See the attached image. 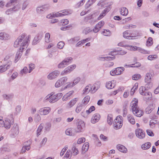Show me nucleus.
<instances>
[{
	"mask_svg": "<svg viewBox=\"0 0 159 159\" xmlns=\"http://www.w3.org/2000/svg\"><path fill=\"white\" fill-rule=\"evenodd\" d=\"M29 38V36H27L25 34H22L15 41L14 47L16 48L20 46V50H24L27 47Z\"/></svg>",
	"mask_w": 159,
	"mask_h": 159,
	"instance_id": "f257e3e1",
	"label": "nucleus"
},
{
	"mask_svg": "<svg viewBox=\"0 0 159 159\" xmlns=\"http://www.w3.org/2000/svg\"><path fill=\"white\" fill-rule=\"evenodd\" d=\"M62 95L61 93H59L55 95L48 94L44 98V100L45 102L48 101L50 103H54L60 99Z\"/></svg>",
	"mask_w": 159,
	"mask_h": 159,
	"instance_id": "f03ea898",
	"label": "nucleus"
},
{
	"mask_svg": "<svg viewBox=\"0 0 159 159\" xmlns=\"http://www.w3.org/2000/svg\"><path fill=\"white\" fill-rule=\"evenodd\" d=\"M122 116H117L114 120L113 122V126L115 129H119L122 125Z\"/></svg>",
	"mask_w": 159,
	"mask_h": 159,
	"instance_id": "7ed1b4c3",
	"label": "nucleus"
},
{
	"mask_svg": "<svg viewBox=\"0 0 159 159\" xmlns=\"http://www.w3.org/2000/svg\"><path fill=\"white\" fill-rule=\"evenodd\" d=\"M2 118L0 117V127H4L7 129H9L11 125V120L9 119H6L4 121Z\"/></svg>",
	"mask_w": 159,
	"mask_h": 159,
	"instance_id": "20e7f679",
	"label": "nucleus"
},
{
	"mask_svg": "<svg viewBox=\"0 0 159 159\" xmlns=\"http://www.w3.org/2000/svg\"><path fill=\"white\" fill-rule=\"evenodd\" d=\"M85 128V124L84 122L82 121H79L77 125V129H75L76 133H80L82 132Z\"/></svg>",
	"mask_w": 159,
	"mask_h": 159,
	"instance_id": "39448f33",
	"label": "nucleus"
},
{
	"mask_svg": "<svg viewBox=\"0 0 159 159\" xmlns=\"http://www.w3.org/2000/svg\"><path fill=\"white\" fill-rule=\"evenodd\" d=\"M68 78L66 77H63L57 80L55 85V87L58 88L65 84L67 81Z\"/></svg>",
	"mask_w": 159,
	"mask_h": 159,
	"instance_id": "423d86ee",
	"label": "nucleus"
},
{
	"mask_svg": "<svg viewBox=\"0 0 159 159\" xmlns=\"http://www.w3.org/2000/svg\"><path fill=\"white\" fill-rule=\"evenodd\" d=\"M76 67V65H73L69 66L61 72V75H67L68 73H70Z\"/></svg>",
	"mask_w": 159,
	"mask_h": 159,
	"instance_id": "0eeeda50",
	"label": "nucleus"
},
{
	"mask_svg": "<svg viewBox=\"0 0 159 159\" xmlns=\"http://www.w3.org/2000/svg\"><path fill=\"white\" fill-rule=\"evenodd\" d=\"M51 109L49 107H47L39 109L38 112L41 115H48L51 111Z\"/></svg>",
	"mask_w": 159,
	"mask_h": 159,
	"instance_id": "6e6552de",
	"label": "nucleus"
},
{
	"mask_svg": "<svg viewBox=\"0 0 159 159\" xmlns=\"http://www.w3.org/2000/svg\"><path fill=\"white\" fill-rule=\"evenodd\" d=\"M138 100L137 99L134 98L130 103V106L132 112L135 111V110L139 108L138 106Z\"/></svg>",
	"mask_w": 159,
	"mask_h": 159,
	"instance_id": "1a4fd4ad",
	"label": "nucleus"
},
{
	"mask_svg": "<svg viewBox=\"0 0 159 159\" xmlns=\"http://www.w3.org/2000/svg\"><path fill=\"white\" fill-rule=\"evenodd\" d=\"M71 57L67 58L64 59L62 62L58 65V67L59 68H63L69 64V62L72 60Z\"/></svg>",
	"mask_w": 159,
	"mask_h": 159,
	"instance_id": "9d476101",
	"label": "nucleus"
},
{
	"mask_svg": "<svg viewBox=\"0 0 159 159\" xmlns=\"http://www.w3.org/2000/svg\"><path fill=\"white\" fill-rule=\"evenodd\" d=\"M135 134L137 137L140 139H143L145 136V134L143 131L139 128L136 129Z\"/></svg>",
	"mask_w": 159,
	"mask_h": 159,
	"instance_id": "9b49d317",
	"label": "nucleus"
},
{
	"mask_svg": "<svg viewBox=\"0 0 159 159\" xmlns=\"http://www.w3.org/2000/svg\"><path fill=\"white\" fill-rule=\"evenodd\" d=\"M59 72L57 70L53 71L50 73L48 76V78L50 80L55 79L59 75Z\"/></svg>",
	"mask_w": 159,
	"mask_h": 159,
	"instance_id": "f8f14e48",
	"label": "nucleus"
},
{
	"mask_svg": "<svg viewBox=\"0 0 159 159\" xmlns=\"http://www.w3.org/2000/svg\"><path fill=\"white\" fill-rule=\"evenodd\" d=\"M49 5H45L42 7H38L36 9L37 12L39 13H41L49 9Z\"/></svg>",
	"mask_w": 159,
	"mask_h": 159,
	"instance_id": "ddd939ff",
	"label": "nucleus"
},
{
	"mask_svg": "<svg viewBox=\"0 0 159 159\" xmlns=\"http://www.w3.org/2000/svg\"><path fill=\"white\" fill-rule=\"evenodd\" d=\"M104 24V22L103 21H101L97 24L93 29V31L94 32L96 33L98 32L100 29L103 26Z\"/></svg>",
	"mask_w": 159,
	"mask_h": 159,
	"instance_id": "4468645a",
	"label": "nucleus"
},
{
	"mask_svg": "<svg viewBox=\"0 0 159 159\" xmlns=\"http://www.w3.org/2000/svg\"><path fill=\"white\" fill-rule=\"evenodd\" d=\"M11 64V62L10 61L8 62V64L0 66V73H2L5 72L7 69H9Z\"/></svg>",
	"mask_w": 159,
	"mask_h": 159,
	"instance_id": "2eb2a0df",
	"label": "nucleus"
},
{
	"mask_svg": "<svg viewBox=\"0 0 159 159\" xmlns=\"http://www.w3.org/2000/svg\"><path fill=\"white\" fill-rule=\"evenodd\" d=\"M68 12L66 10L61 11L60 12H57L53 14V16L55 17H61L66 16L68 14Z\"/></svg>",
	"mask_w": 159,
	"mask_h": 159,
	"instance_id": "dca6fc26",
	"label": "nucleus"
},
{
	"mask_svg": "<svg viewBox=\"0 0 159 159\" xmlns=\"http://www.w3.org/2000/svg\"><path fill=\"white\" fill-rule=\"evenodd\" d=\"M65 133L67 135L72 136L75 135L76 134L75 129L72 128H69L66 129Z\"/></svg>",
	"mask_w": 159,
	"mask_h": 159,
	"instance_id": "f3484780",
	"label": "nucleus"
},
{
	"mask_svg": "<svg viewBox=\"0 0 159 159\" xmlns=\"http://www.w3.org/2000/svg\"><path fill=\"white\" fill-rule=\"evenodd\" d=\"M111 9V7H107L105 8L104 10L101 13L99 16L98 17V20H100L104 16L106 15V14L110 11Z\"/></svg>",
	"mask_w": 159,
	"mask_h": 159,
	"instance_id": "a211bd4d",
	"label": "nucleus"
},
{
	"mask_svg": "<svg viewBox=\"0 0 159 159\" xmlns=\"http://www.w3.org/2000/svg\"><path fill=\"white\" fill-rule=\"evenodd\" d=\"M11 131L14 135H17L19 133V126L16 124H15L11 129Z\"/></svg>",
	"mask_w": 159,
	"mask_h": 159,
	"instance_id": "6ab92c4d",
	"label": "nucleus"
},
{
	"mask_svg": "<svg viewBox=\"0 0 159 159\" xmlns=\"http://www.w3.org/2000/svg\"><path fill=\"white\" fill-rule=\"evenodd\" d=\"M100 118V115L98 113H95L93 116L91 120V122L92 123H95L98 122Z\"/></svg>",
	"mask_w": 159,
	"mask_h": 159,
	"instance_id": "aec40b11",
	"label": "nucleus"
},
{
	"mask_svg": "<svg viewBox=\"0 0 159 159\" xmlns=\"http://www.w3.org/2000/svg\"><path fill=\"white\" fill-rule=\"evenodd\" d=\"M77 101L78 99L77 98L71 99L67 104V107L68 108L72 107L75 104Z\"/></svg>",
	"mask_w": 159,
	"mask_h": 159,
	"instance_id": "412c9836",
	"label": "nucleus"
},
{
	"mask_svg": "<svg viewBox=\"0 0 159 159\" xmlns=\"http://www.w3.org/2000/svg\"><path fill=\"white\" fill-rule=\"evenodd\" d=\"M133 48H134L133 50L135 49L136 50H138L141 53L144 54H149L150 53L149 51L144 50L140 47L135 46H133Z\"/></svg>",
	"mask_w": 159,
	"mask_h": 159,
	"instance_id": "4be33fe9",
	"label": "nucleus"
},
{
	"mask_svg": "<svg viewBox=\"0 0 159 159\" xmlns=\"http://www.w3.org/2000/svg\"><path fill=\"white\" fill-rule=\"evenodd\" d=\"M117 148L120 152L125 153L127 151V149L123 145L121 144H118L116 146Z\"/></svg>",
	"mask_w": 159,
	"mask_h": 159,
	"instance_id": "5701e85b",
	"label": "nucleus"
},
{
	"mask_svg": "<svg viewBox=\"0 0 159 159\" xmlns=\"http://www.w3.org/2000/svg\"><path fill=\"white\" fill-rule=\"evenodd\" d=\"M74 93V91L73 90H71L69 92L63 96L62 98V100L64 101L67 100Z\"/></svg>",
	"mask_w": 159,
	"mask_h": 159,
	"instance_id": "b1692460",
	"label": "nucleus"
},
{
	"mask_svg": "<svg viewBox=\"0 0 159 159\" xmlns=\"http://www.w3.org/2000/svg\"><path fill=\"white\" fill-rule=\"evenodd\" d=\"M143 95L144 96L143 99L145 101L151 100L152 97V93L149 92H147Z\"/></svg>",
	"mask_w": 159,
	"mask_h": 159,
	"instance_id": "393cba45",
	"label": "nucleus"
},
{
	"mask_svg": "<svg viewBox=\"0 0 159 159\" xmlns=\"http://www.w3.org/2000/svg\"><path fill=\"white\" fill-rule=\"evenodd\" d=\"M133 114L136 116L140 117L143 115V111L140 110L139 108L136 109L135 111L133 112Z\"/></svg>",
	"mask_w": 159,
	"mask_h": 159,
	"instance_id": "a878e982",
	"label": "nucleus"
},
{
	"mask_svg": "<svg viewBox=\"0 0 159 159\" xmlns=\"http://www.w3.org/2000/svg\"><path fill=\"white\" fill-rule=\"evenodd\" d=\"M23 50L21 49L20 50V49L19 51L17 52L14 61L15 63L20 58Z\"/></svg>",
	"mask_w": 159,
	"mask_h": 159,
	"instance_id": "bb28decb",
	"label": "nucleus"
},
{
	"mask_svg": "<svg viewBox=\"0 0 159 159\" xmlns=\"http://www.w3.org/2000/svg\"><path fill=\"white\" fill-rule=\"evenodd\" d=\"M27 143L29 142V144L28 145H25L22 148V149L21 150V152L22 153H24L26 150H29L30 148V142L27 141Z\"/></svg>",
	"mask_w": 159,
	"mask_h": 159,
	"instance_id": "cd10ccee",
	"label": "nucleus"
},
{
	"mask_svg": "<svg viewBox=\"0 0 159 159\" xmlns=\"http://www.w3.org/2000/svg\"><path fill=\"white\" fill-rule=\"evenodd\" d=\"M131 35L132 34L129 33L128 30L126 31L123 33L124 37L128 39H132L133 36H132Z\"/></svg>",
	"mask_w": 159,
	"mask_h": 159,
	"instance_id": "c85d7f7f",
	"label": "nucleus"
},
{
	"mask_svg": "<svg viewBox=\"0 0 159 159\" xmlns=\"http://www.w3.org/2000/svg\"><path fill=\"white\" fill-rule=\"evenodd\" d=\"M92 86L91 84H89L83 90V93L87 94L89 93L92 89Z\"/></svg>",
	"mask_w": 159,
	"mask_h": 159,
	"instance_id": "c756f323",
	"label": "nucleus"
},
{
	"mask_svg": "<svg viewBox=\"0 0 159 159\" xmlns=\"http://www.w3.org/2000/svg\"><path fill=\"white\" fill-rule=\"evenodd\" d=\"M151 145V143L148 142L143 144L141 146V148L143 150H146L148 149L150 147Z\"/></svg>",
	"mask_w": 159,
	"mask_h": 159,
	"instance_id": "7c9ffc66",
	"label": "nucleus"
},
{
	"mask_svg": "<svg viewBox=\"0 0 159 159\" xmlns=\"http://www.w3.org/2000/svg\"><path fill=\"white\" fill-rule=\"evenodd\" d=\"M115 86V84L113 80L108 82L106 84V87L108 89H112L114 88Z\"/></svg>",
	"mask_w": 159,
	"mask_h": 159,
	"instance_id": "2f4dec72",
	"label": "nucleus"
},
{
	"mask_svg": "<svg viewBox=\"0 0 159 159\" xmlns=\"http://www.w3.org/2000/svg\"><path fill=\"white\" fill-rule=\"evenodd\" d=\"M120 14L123 16H126L128 13V9L125 7H123L120 9Z\"/></svg>",
	"mask_w": 159,
	"mask_h": 159,
	"instance_id": "473e14b6",
	"label": "nucleus"
},
{
	"mask_svg": "<svg viewBox=\"0 0 159 159\" xmlns=\"http://www.w3.org/2000/svg\"><path fill=\"white\" fill-rule=\"evenodd\" d=\"M127 119L129 122L132 125H134L135 123V119L133 116L130 115L127 116Z\"/></svg>",
	"mask_w": 159,
	"mask_h": 159,
	"instance_id": "72a5a7b5",
	"label": "nucleus"
},
{
	"mask_svg": "<svg viewBox=\"0 0 159 159\" xmlns=\"http://www.w3.org/2000/svg\"><path fill=\"white\" fill-rule=\"evenodd\" d=\"M9 37V35L4 32H1L0 33V39L1 40H6Z\"/></svg>",
	"mask_w": 159,
	"mask_h": 159,
	"instance_id": "f704fd0d",
	"label": "nucleus"
},
{
	"mask_svg": "<svg viewBox=\"0 0 159 159\" xmlns=\"http://www.w3.org/2000/svg\"><path fill=\"white\" fill-rule=\"evenodd\" d=\"M115 52H113L112 53H111L109 55H111L112 56H113V57H99V58H102L103 59V61L106 60L107 61H108L109 60H112L115 58L114 56V55H116V54L114 53H115Z\"/></svg>",
	"mask_w": 159,
	"mask_h": 159,
	"instance_id": "c9c22d12",
	"label": "nucleus"
},
{
	"mask_svg": "<svg viewBox=\"0 0 159 159\" xmlns=\"http://www.w3.org/2000/svg\"><path fill=\"white\" fill-rule=\"evenodd\" d=\"M115 69L116 72V75H118L121 74L122 72L124 70L125 68L124 67H117Z\"/></svg>",
	"mask_w": 159,
	"mask_h": 159,
	"instance_id": "e433bc0d",
	"label": "nucleus"
},
{
	"mask_svg": "<svg viewBox=\"0 0 159 159\" xmlns=\"http://www.w3.org/2000/svg\"><path fill=\"white\" fill-rule=\"evenodd\" d=\"M78 149L74 145L71 149V154L74 156H76L78 154Z\"/></svg>",
	"mask_w": 159,
	"mask_h": 159,
	"instance_id": "4c0bfd02",
	"label": "nucleus"
},
{
	"mask_svg": "<svg viewBox=\"0 0 159 159\" xmlns=\"http://www.w3.org/2000/svg\"><path fill=\"white\" fill-rule=\"evenodd\" d=\"M21 110V106L19 105H18L15 108L14 112V114L15 115H17L19 114Z\"/></svg>",
	"mask_w": 159,
	"mask_h": 159,
	"instance_id": "58836bf2",
	"label": "nucleus"
},
{
	"mask_svg": "<svg viewBox=\"0 0 159 159\" xmlns=\"http://www.w3.org/2000/svg\"><path fill=\"white\" fill-rule=\"evenodd\" d=\"M107 122L108 124L111 125L113 123L112 116L111 114H109L107 117Z\"/></svg>",
	"mask_w": 159,
	"mask_h": 159,
	"instance_id": "ea45409f",
	"label": "nucleus"
},
{
	"mask_svg": "<svg viewBox=\"0 0 159 159\" xmlns=\"http://www.w3.org/2000/svg\"><path fill=\"white\" fill-rule=\"evenodd\" d=\"M42 37V35L41 34H39L34 38L33 41V43H35L40 40Z\"/></svg>",
	"mask_w": 159,
	"mask_h": 159,
	"instance_id": "a19ab883",
	"label": "nucleus"
},
{
	"mask_svg": "<svg viewBox=\"0 0 159 159\" xmlns=\"http://www.w3.org/2000/svg\"><path fill=\"white\" fill-rule=\"evenodd\" d=\"M80 39L79 37H76L70 39L69 41L71 43L74 44L79 41Z\"/></svg>",
	"mask_w": 159,
	"mask_h": 159,
	"instance_id": "79ce46f5",
	"label": "nucleus"
},
{
	"mask_svg": "<svg viewBox=\"0 0 159 159\" xmlns=\"http://www.w3.org/2000/svg\"><path fill=\"white\" fill-rule=\"evenodd\" d=\"M83 106L82 104L81 103L78 104L75 109L76 112L77 113H79L80 112L82 109Z\"/></svg>",
	"mask_w": 159,
	"mask_h": 159,
	"instance_id": "37998d69",
	"label": "nucleus"
},
{
	"mask_svg": "<svg viewBox=\"0 0 159 159\" xmlns=\"http://www.w3.org/2000/svg\"><path fill=\"white\" fill-rule=\"evenodd\" d=\"M90 99V97L89 96H87L83 99L82 102L84 105H86L89 102Z\"/></svg>",
	"mask_w": 159,
	"mask_h": 159,
	"instance_id": "c03bdc74",
	"label": "nucleus"
},
{
	"mask_svg": "<svg viewBox=\"0 0 159 159\" xmlns=\"http://www.w3.org/2000/svg\"><path fill=\"white\" fill-rule=\"evenodd\" d=\"M139 92L141 95H143L147 92L146 87L144 86H141L139 89Z\"/></svg>",
	"mask_w": 159,
	"mask_h": 159,
	"instance_id": "a18cd8bd",
	"label": "nucleus"
},
{
	"mask_svg": "<svg viewBox=\"0 0 159 159\" xmlns=\"http://www.w3.org/2000/svg\"><path fill=\"white\" fill-rule=\"evenodd\" d=\"M28 69L25 66L24 67L23 69L21 70L20 73V74L22 75L24 74H26L28 73Z\"/></svg>",
	"mask_w": 159,
	"mask_h": 159,
	"instance_id": "49530a36",
	"label": "nucleus"
},
{
	"mask_svg": "<svg viewBox=\"0 0 159 159\" xmlns=\"http://www.w3.org/2000/svg\"><path fill=\"white\" fill-rule=\"evenodd\" d=\"M17 0H11L9 2L7 3L6 7H8L11 6L12 5H13L16 3Z\"/></svg>",
	"mask_w": 159,
	"mask_h": 159,
	"instance_id": "de8ad7c7",
	"label": "nucleus"
},
{
	"mask_svg": "<svg viewBox=\"0 0 159 159\" xmlns=\"http://www.w3.org/2000/svg\"><path fill=\"white\" fill-rule=\"evenodd\" d=\"M89 143H85L82 146V150L84 151H87L89 149Z\"/></svg>",
	"mask_w": 159,
	"mask_h": 159,
	"instance_id": "09e8293b",
	"label": "nucleus"
},
{
	"mask_svg": "<svg viewBox=\"0 0 159 159\" xmlns=\"http://www.w3.org/2000/svg\"><path fill=\"white\" fill-rule=\"evenodd\" d=\"M146 83H147V84L145 85L146 88L148 89H150L152 88L153 84V83L152 82H150V81L147 82Z\"/></svg>",
	"mask_w": 159,
	"mask_h": 159,
	"instance_id": "8fccbe9b",
	"label": "nucleus"
},
{
	"mask_svg": "<svg viewBox=\"0 0 159 159\" xmlns=\"http://www.w3.org/2000/svg\"><path fill=\"white\" fill-rule=\"evenodd\" d=\"M157 123L156 120H152L150 121V127L153 128L155 127V125Z\"/></svg>",
	"mask_w": 159,
	"mask_h": 159,
	"instance_id": "3c124183",
	"label": "nucleus"
},
{
	"mask_svg": "<svg viewBox=\"0 0 159 159\" xmlns=\"http://www.w3.org/2000/svg\"><path fill=\"white\" fill-rule=\"evenodd\" d=\"M50 34L48 33H47L45 34V42L48 43L50 41Z\"/></svg>",
	"mask_w": 159,
	"mask_h": 159,
	"instance_id": "603ef678",
	"label": "nucleus"
},
{
	"mask_svg": "<svg viewBox=\"0 0 159 159\" xmlns=\"http://www.w3.org/2000/svg\"><path fill=\"white\" fill-rule=\"evenodd\" d=\"M95 110V107L93 106H92L89 108L88 110H86V112L88 115L93 111H94Z\"/></svg>",
	"mask_w": 159,
	"mask_h": 159,
	"instance_id": "864d4df0",
	"label": "nucleus"
},
{
	"mask_svg": "<svg viewBox=\"0 0 159 159\" xmlns=\"http://www.w3.org/2000/svg\"><path fill=\"white\" fill-rule=\"evenodd\" d=\"M41 120V118L40 116L38 114H35L34 119L36 123H38L39 121Z\"/></svg>",
	"mask_w": 159,
	"mask_h": 159,
	"instance_id": "5fc2aeb1",
	"label": "nucleus"
},
{
	"mask_svg": "<svg viewBox=\"0 0 159 159\" xmlns=\"http://www.w3.org/2000/svg\"><path fill=\"white\" fill-rule=\"evenodd\" d=\"M64 45L63 42L60 41L57 44V47L59 49H61L63 48Z\"/></svg>",
	"mask_w": 159,
	"mask_h": 159,
	"instance_id": "6e6d98bb",
	"label": "nucleus"
},
{
	"mask_svg": "<svg viewBox=\"0 0 159 159\" xmlns=\"http://www.w3.org/2000/svg\"><path fill=\"white\" fill-rule=\"evenodd\" d=\"M153 41L152 38L151 37L149 38L147 41V46H151L153 44Z\"/></svg>",
	"mask_w": 159,
	"mask_h": 159,
	"instance_id": "4d7b16f0",
	"label": "nucleus"
},
{
	"mask_svg": "<svg viewBox=\"0 0 159 159\" xmlns=\"http://www.w3.org/2000/svg\"><path fill=\"white\" fill-rule=\"evenodd\" d=\"M151 79V77L150 73H147L145 77V82H147L150 81Z\"/></svg>",
	"mask_w": 159,
	"mask_h": 159,
	"instance_id": "13d9d810",
	"label": "nucleus"
},
{
	"mask_svg": "<svg viewBox=\"0 0 159 159\" xmlns=\"http://www.w3.org/2000/svg\"><path fill=\"white\" fill-rule=\"evenodd\" d=\"M157 55H151L149 56L148 57V59L149 60H152L154 59H157Z\"/></svg>",
	"mask_w": 159,
	"mask_h": 159,
	"instance_id": "bf43d9fd",
	"label": "nucleus"
},
{
	"mask_svg": "<svg viewBox=\"0 0 159 159\" xmlns=\"http://www.w3.org/2000/svg\"><path fill=\"white\" fill-rule=\"evenodd\" d=\"M141 75L139 74H136L132 76V79L134 80H137L140 78Z\"/></svg>",
	"mask_w": 159,
	"mask_h": 159,
	"instance_id": "052dcab7",
	"label": "nucleus"
},
{
	"mask_svg": "<svg viewBox=\"0 0 159 159\" xmlns=\"http://www.w3.org/2000/svg\"><path fill=\"white\" fill-rule=\"evenodd\" d=\"M51 125L50 123L48 122L46 123L45 127V129L46 131H49L51 127Z\"/></svg>",
	"mask_w": 159,
	"mask_h": 159,
	"instance_id": "680f3d73",
	"label": "nucleus"
},
{
	"mask_svg": "<svg viewBox=\"0 0 159 159\" xmlns=\"http://www.w3.org/2000/svg\"><path fill=\"white\" fill-rule=\"evenodd\" d=\"M84 2L85 1L84 0H82L80 1L77 4L76 6V7L78 8L82 6L84 4Z\"/></svg>",
	"mask_w": 159,
	"mask_h": 159,
	"instance_id": "e2e57ef3",
	"label": "nucleus"
},
{
	"mask_svg": "<svg viewBox=\"0 0 159 159\" xmlns=\"http://www.w3.org/2000/svg\"><path fill=\"white\" fill-rule=\"evenodd\" d=\"M91 31L92 30H90V28L89 27H88L85 28L83 30V33L85 34H87V33Z\"/></svg>",
	"mask_w": 159,
	"mask_h": 159,
	"instance_id": "0e129e2a",
	"label": "nucleus"
},
{
	"mask_svg": "<svg viewBox=\"0 0 159 159\" xmlns=\"http://www.w3.org/2000/svg\"><path fill=\"white\" fill-rule=\"evenodd\" d=\"M74 86V85L73 84V83H71L70 82H68L67 83V85L63 89H65L68 88L73 87Z\"/></svg>",
	"mask_w": 159,
	"mask_h": 159,
	"instance_id": "69168bd1",
	"label": "nucleus"
},
{
	"mask_svg": "<svg viewBox=\"0 0 159 159\" xmlns=\"http://www.w3.org/2000/svg\"><path fill=\"white\" fill-rule=\"evenodd\" d=\"M69 22V20L66 19L62 20L61 21V25H67Z\"/></svg>",
	"mask_w": 159,
	"mask_h": 159,
	"instance_id": "338daca9",
	"label": "nucleus"
},
{
	"mask_svg": "<svg viewBox=\"0 0 159 159\" xmlns=\"http://www.w3.org/2000/svg\"><path fill=\"white\" fill-rule=\"evenodd\" d=\"M102 33L106 36H109L110 34V32L109 30H105L102 32Z\"/></svg>",
	"mask_w": 159,
	"mask_h": 159,
	"instance_id": "774afa93",
	"label": "nucleus"
}]
</instances>
